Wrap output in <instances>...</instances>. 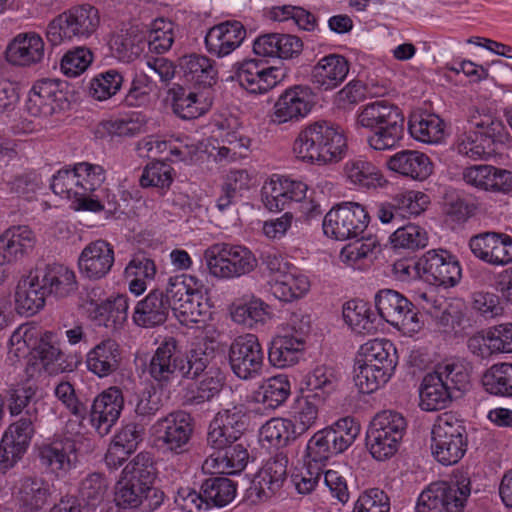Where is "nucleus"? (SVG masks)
Segmentation results:
<instances>
[{
    "label": "nucleus",
    "instance_id": "f257e3e1",
    "mask_svg": "<svg viewBox=\"0 0 512 512\" xmlns=\"http://www.w3.org/2000/svg\"><path fill=\"white\" fill-rule=\"evenodd\" d=\"M209 354L202 348L181 354L174 338L165 340L150 359L148 372L160 388H167L180 379L195 380L203 376L187 396L191 405L212 400L223 387V377L218 369L209 368Z\"/></svg>",
    "mask_w": 512,
    "mask_h": 512
},
{
    "label": "nucleus",
    "instance_id": "f03ea898",
    "mask_svg": "<svg viewBox=\"0 0 512 512\" xmlns=\"http://www.w3.org/2000/svg\"><path fill=\"white\" fill-rule=\"evenodd\" d=\"M369 220L365 207L356 202L338 204L325 215L322 226L326 236L340 241L356 239L342 248L340 258L344 263L355 267L361 260L373 257L379 246L377 239L362 236Z\"/></svg>",
    "mask_w": 512,
    "mask_h": 512
},
{
    "label": "nucleus",
    "instance_id": "7ed1b4c3",
    "mask_svg": "<svg viewBox=\"0 0 512 512\" xmlns=\"http://www.w3.org/2000/svg\"><path fill=\"white\" fill-rule=\"evenodd\" d=\"M153 455L138 453L122 470L115 484L114 501L118 508L153 512L164 502V493L153 486L156 478Z\"/></svg>",
    "mask_w": 512,
    "mask_h": 512
},
{
    "label": "nucleus",
    "instance_id": "20e7f679",
    "mask_svg": "<svg viewBox=\"0 0 512 512\" xmlns=\"http://www.w3.org/2000/svg\"><path fill=\"white\" fill-rule=\"evenodd\" d=\"M346 148L343 131L327 121H317L304 127L293 145L299 159L318 165L339 162L344 158Z\"/></svg>",
    "mask_w": 512,
    "mask_h": 512
},
{
    "label": "nucleus",
    "instance_id": "39448f33",
    "mask_svg": "<svg viewBox=\"0 0 512 512\" xmlns=\"http://www.w3.org/2000/svg\"><path fill=\"white\" fill-rule=\"evenodd\" d=\"M398 363L397 350L387 339H372L361 345L354 369L359 391L370 394L385 385Z\"/></svg>",
    "mask_w": 512,
    "mask_h": 512
},
{
    "label": "nucleus",
    "instance_id": "423d86ee",
    "mask_svg": "<svg viewBox=\"0 0 512 512\" xmlns=\"http://www.w3.org/2000/svg\"><path fill=\"white\" fill-rule=\"evenodd\" d=\"M404 122L399 107L386 100L361 106L356 116L358 126L374 131L367 142L376 151L391 150L400 144L404 136Z\"/></svg>",
    "mask_w": 512,
    "mask_h": 512
},
{
    "label": "nucleus",
    "instance_id": "0eeeda50",
    "mask_svg": "<svg viewBox=\"0 0 512 512\" xmlns=\"http://www.w3.org/2000/svg\"><path fill=\"white\" fill-rule=\"evenodd\" d=\"M468 124L469 130L459 136L456 150L473 160L488 159L496 153L499 145L509 140V132L503 122L484 110H471Z\"/></svg>",
    "mask_w": 512,
    "mask_h": 512
},
{
    "label": "nucleus",
    "instance_id": "6e6552de",
    "mask_svg": "<svg viewBox=\"0 0 512 512\" xmlns=\"http://www.w3.org/2000/svg\"><path fill=\"white\" fill-rule=\"evenodd\" d=\"M204 289L203 281L197 277L178 274L168 278L163 295L181 323H199L210 316V305L203 296Z\"/></svg>",
    "mask_w": 512,
    "mask_h": 512
},
{
    "label": "nucleus",
    "instance_id": "1a4fd4ad",
    "mask_svg": "<svg viewBox=\"0 0 512 512\" xmlns=\"http://www.w3.org/2000/svg\"><path fill=\"white\" fill-rule=\"evenodd\" d=\"M359 433L360 425L350 417L317 431L306 445L309 466L313 463L316 470H321L333 456L347 450Z\"/></svg>",
    "mask_w": 512,
    "mask_h": 512
},
{
    "label": "nucleus",
    "instance_id": "9d476101",
    "mask_svg": "<svg viewBox=\"0 0 512 512\" xmlns=\"http://www.w3.org/2000/svg\"><path fill=\"white\" fill-rule=\"evenodd\" d=\"M100 25L98 10L89 5H78L55 17L47 26L48 42L57 46L66 41L85 40L91 37Z\"/></svg>",
    "mask_w": 512,
    "mask_h": 512
},
{
    "label": "nucleus",
    "instance_id": "9b49d317",
    "mask_svg": "<svg viewBox=\"0 0 512 512\" xmlns=\"http://www.w3.org/2000/svg\"><path fill=\"white\" fill-rule=\"evenodd\" d=\"M431 450L442 465L458 463L467 451L468 439L462 420L451 412L439 415L432 427Z\"/></svg>",
    "mask_w": 512,
    "mask_h": 512
},
{
    "label": "nucleus",
    "instance_id": "f8f14e48",
    "mask_svg": "<svg viewBox=\"0 0 512 512\" xmlns=\"http://www.w3.org/2000/svg\"><path fill=\"white\" fill-rule=\"evenodd\" d=\"M407 428L403 415L393 410L376 414L366 433V447L371 456L384 461L391 458L399 448Z\"/></svg>",
    "mask_w": 512,
    "mask_h": 512
},
{
    "label": "nucleus",
    "instance_id": "ddd939ff",
    "mask_svg": "<svg viewBox=\"0 0 512 512\" xmlns=\"http://www.w3.org/2000/svg\"><path fill=\"white\" fill-rule=\"evenodd\" d=\"M204 259L211 275L221 279L239 278L257 266L253 252L243 245L215 243L204 252Z\"/></svg>",
    "mask_w": 512,
    "mask_h": 512
},
{
    "label": "nucleus",
    "instance_id": "4468645a",
    "mask_svg": "<svg viewBox=\"0 0 512 512\" xmlns=\"http://www.w3.org/2000/svg\"><path fill=\"white\" fill-rule=\"evenodd\" d=\"M470 494V481L463 475L451 482H434L419 495L416 512H463Z\"/></svg>",
    "mask_w": 512,
    "mask_h": 512
},
{
    "label": "nucleus",
    "instance_id": "2eb2a0df",
    "mask_svg": "<svg viewBox=\"0 0 512 512\" xmlns=\"http://www.w3.org/2000/svg\"><path fill=\"white\" fill-rule=\"evenodd\" d=\"M375 307L380 320H385L406 333H416L422 328L416 306L395 290L378 291L375 295Z\"/></svg>",
    "mask_w": 512,
    "mask_h": 512
},
{
    "label": "nucleus",
    "instance_id": "dca6fc26",
    "mask_svg": "<svg viewBox=\"0 0 512 512\" xmlns=\"http://www.w3.org/2000/svg\"><path fill=\"white\" fill-rule=\"evenodd\" d=\"M158 446L164 454L182 455L189 451L193 424L190 414L174 411L153 425Z\"/></svg>",
    "mask_w": 512,
    "mask_h": 512
},
{
    "label": "nucleus",
    "instance_id": "f3484780",
    "mask_svg": "<svg viewBox=\"0 0 512 512\" xmlns=\"http://www.w3.org/2000/svg\"><path fill=\"white\" fill-rule=\"evenodd\" d=\"M315 94L308 85H294L284 90L275 101L270 122L281 125L304 119L312 110Z\"/></svg>",
    "mask_w": 512,
    "mask_h": 512
},
{
    "label": "nucleus",
    "instance_id": "a211bd4d",
    "mask_svg": "<svg viewBox=\"0 0 512 512\" xmlns=\"http://www.w3.org/2000/svg\"><path fill=\"white\" fill-rule=\"evenodd\" d=\"M264 362V352L254 334L237 337L229 349V364L240 379L250 380L259 376Z\"/></svg>",
    "mask_w": 512,
    "mask_h": 512
},
{
    "label": "nucleus",
    "instance_id": "6ab92c4d",
    "mask_svg": "<svg viewBox=\"0 0 512 512\" xmlns=\"http://www.w3.org/2000/svg\"><path fill=\"white\" fill-rule=\"evenodd\" d=\"M235 78L251 94H265L276 87L284 76L281 69L268 66L256 59H245L234 64Z\"/></svg>",
    "mask_w": 512,
    "mask_h": 512
},
{
    "label": "nucleus",
    "instance_id": "aec40b11",
    "mask_svg": "<svg viewBox=\"0 0 512 512\" xmlns=\"http://www.w3.org/2000/svg\"><path fill=\"white\" fill-rule=\"evenodd\" d=\"M417 266L427 281L439 286L453 287L459 283L462 276L457 257L445 249L427 251Z\"/></svg>",
    "mask_w": 512,
    "mask_h": 512
},
{
    "label": "nucleus",
    "instance_id": "412c9836",
    "mask_svg": "<svg viewBox=\"0 0 512 512\" xmlns=\"http://www.w3.org/2000/svg\"><path fill=\"white\" fill-rule=\"evenodd\" d=\"M66 102L64 83L46 78L33 84L26 100V110L35 117H48L64 109Z\"/></svg>",
    "mask_w": 512,
    "mask_h": 512
},
{
    "label": "nucleus",
    "instance_id": "4be33fe9",
    "mask_svg": "<svg viewBox=\"0 0 512 512\" xmlns=\"http://www.w3.org/2000/svg\"><path fill=\"white\" fill-rule=\"evenodd\" d=\"M36 421L20 417L6 428L0 442V465L4 469L13 467L27 452L35 434Z\"/></svg>",
    "mask_w": 512,
    "mask_h": 512
},
{
    "label": "nucleus",
    "instance_id": "5701e85b",
    "mask_svg": "<svg viewBox=\"0 0 512 512\" xmlns=\"http://www.w3.org/2000/svg\"><path fill=\"white\" fill-rule=\"evenodd\" d=\"M115 262L114 247L106 240L98 239L87 244L78 257V269L89 280L105 278Z\"/></svg>",
    "mask_w": 512,
    "mask_h": 512
},
{
    "label": "nucleus",
    "instance_id": "b1692460",
    "mask_svg": "<svg viewBox=\"0 0 512 512\" xmlns=\"http://www.w3.org/2000/svg\"><path fill=\"white\" fill-rule=\"evenodd\" d=\"M124 398L120 388L109 387L95 397L88 415L90 423L100 436L107 435L120 417Z\"/></svg>",
    "mask_w": 512,
    "mask_h": 512
},
{
    "label": "nucleus",
    "instance_id": "393cba45",
    "mask_svg": "<svg viewBox=\"0 0 512 512\" xmlns=\"http://www.w3.org/2000/svg\"><path fill=\"white\" fill-rule=\"evenodd\" d=\"M287 465V454L279 451L259 470L251 487L252 494L259 502L270 499L282 488L287 476Z\"/></svg>",
    "mask_w": 512,
    "mask_h": 512
},
{
    "label": "nucleus",
    "instance_id": "a878e982",
    "mask_svg": "<svg viewBox=\"0 0 512 512\" xmlns=\"http://www.w3.org/2000/svg\"><path fill=\"white\" fill-rule=\"evenodd\" d=\"M246 30L240 21L221 22L211 27L205 36L207 52L217 58H223L235 51L244 41Z\"/></svg>",
    "mask_w": 512,
    "mask_h": 512
},
{
    "label": "nucleus",
    "instance_id": "bb28decb",
    "mask_svg": "<svg viewBox=\"0 0 512 512\" xmlns=\"http://www.w3.org/2000/svg\"><path fill=\"white\" fill-rule=\"evenodd\" d=\"M85 364L99 378L117 372L122 364V350L116 340L106 338L93 346L86 354Z\"/></svg>",
    "mask_w": 512,
    "mask_h": 512
},
{
    "label": "nucleus",
    "instance_id": "cd10ccee",
    "mask_svg": "<svg viewBox=\"0 0 512 512\" xmlns=\"http://www.w3.org/2000/svg\"><path fill=\"white\" fill-rule=\"evenodd\" d=\"M349 68V62L344 56L326 55L312 67L310 81L321 91H331L345 81Z\"/></svg>",
    "mask_w": 512,
    "mask_h": 512
},
{
    "label": "nucleus",
    "instance_id": "c85d7f7f",
    "mask_svg": "<svg viewBox=\"0 0 512 512\" xmlns=\"http://www.w3.org/2000/svg\"><path fill=\"white\" fill-rule=\"evenodd\" d=\"M172 110L183 120H193L206 114L212 106V98L204 93L194 92L179 84L168 90Z\"/></svg>",
    "mask_w": 512,
    "mask_h": 512
},
{
    "label": "nucleus",
    "instance_id": "c756f323",
    "mask_svg": "<svg viewBox=\"0 0 512 512\" xmlns=\"http://www.w3.org/2000/svg\"><path fill=\"white\" fill-rule=\"evenodd\" d=\"M51 189L56 195L73 200L77 210L99 212L104 209V205H99L97 200L83 202L85 199L83 198L85 189H83L82 184L79 182L76 164L72 169H61L53 175Z\"/></svg>",
    "mask_w": 512,
    "mask_h": 512
},
{
    "label": "nucleus",
    "instance_id": "7c9ffc66",
    "mask_svg": "<svg viewBox=\"0 0 512 512\" xmlns=\"http://www.w3.org/2000/svg\"><path fill=\"white\" fill-rule=\"evenodd\" d=\"M170 304L162 289L151 290L134 308L132 320L142 328H154L166 322L170 313Z\"/></svg>",
    "mask_w": 512,
    "mask_h": 512
},
{
    "label": "nucleus",
    "instance_id": "2f4dec72",
    "mask_svg": "<svg viewBox=\"0 0 512 512\" xmlns=\"http://www.w3.org/2000/svg\"><path fill=\"white\" fill-rule=\"evenodd\" d=\"M35 245L33 231L24 225L12 226L0 236V265L21 259Z\"/></svg>",
    "mask_w": 512,
    "mask_h": 512
},
{
    "label": "nucleus",
    "instance_id": "473e14b6",
    "mask_svg": "<svg viewBox=\"0 0 512 512\" xmlns=\"http://www.w3.org/2000/svg\"><path fill=\"white\" fill-rule=\"evenodd\" d=\"M39 459L42 466L53 473H66L73 467L76 460V444L69 437L55 439L39 448Z\"/></svg>",
    "mask_w": 512,
    "mask_h": 512
},
{
    "label": "nucleus",
    "instance_id": "72a5a7b5",
    "mask_svg": "<svg viewBox=\"0 0 512 512\" xmlns=\"http://www.w3.org/2000/svg\"><path fill=\"white\" fill-rule=\"evenodd\" d=\"M8 62L17 66H31L44 58V41L36 33L18 34L6 49Z\"/></svg>",
    "mask_w": 512,
    "mask_h": 512
},
{
    "label": "nucleus",
    "instance_id": "f704fd0d",
    "mask_svg": "<svg viewBox=\"0 0 512 512\" xmlns=\"http://www.w3.org/2000/svg\"><path fill=\"white\" fill-rule=\"evenodd\" d=\"M387 166L391 171L417 181L427 179L433 169L430 158L417 150H402L395 153L388 158Z\"/></svg>",
    "mask_w": 512,
    "mask_h": 512
},
{
    "label": "nucleus",
    "instance_id": "c9c22d12",
    "mask_svg": "<svg viewBox=\"0 0 512 512\" xmlns=\"http://www.w3.org/2000/svg\"><path fill=\"white\" fill-rule=\"evenodd\" d=\"M47 294L43 289L36 270L19 281L15 292V307L20 315L26 317L35 315L45 305Z\"/></svg>",
    "mask_w": 512,
    "mask_h": 512
},
{
    "label": "nucleus",
    "instance_id": "e433bc0d",
    "mask_svg": "<svg viewBox=\"0 0 512 512\" xmlns=\"http://www.w3.org/2000/svg\"><path fill=\"white\" fill-rule=\"evenodd\" d=\"M249 461V453L245 442L237 441L223 450L214 451L204 462V467L213 469L220 474H238Z\"/></svg>",
    "mask_w": 512,
    "mask_h": 512
},
{
    "label": "nucleus",
    "instance_id": "4c0bfd02",
    "mask_svg": "<svg viewBox=\"0 0 512 512\" xmlns=\"http://www.w3.org/2000/svg\"><path fill=\"white\" fill-rule=\"evenodd\" d=\"M35 270L47 295L66 297L77 288L75 273L63 265H46Z\"/></svg>",
    "mask_w": 512,
    "mask_h": 512
},
{
    "label": "nucleus",
    "instance_id": "58836bf2",
    "mask_svg": "<svg viewBox=\"0 0 512 512\" xmlns=\"http://www.w3.org/2000/svg\"><path fill=\"white\" fill-rule=\"evenodd\" d=\"M128 297L117 295L99 304H95L90 316L99 326L117 331L123 328L128 319Z\"/></svg>",
    "mask_w": 512,
    "mask_h": 512
},
{
    "label": "nucleus",
    "instance_id": "ea45409f",
    "mask_svg": "<svg viewBox=\"0 0 512 512\" xmlns=\"http://www.w3.org/2000/svg\"><path fill=\"white\" fill-rule=\"evenodd\" d=\"M270 291L280 301L292 302L305 296L310 290L308 277L292 267L278 278L269 280Z\"/></svg>",
    "mask_w": 512,
    "mask_h": 512
},
{
    "label": "nucleus",
    "instance_id": "a19ab883",
    "mask_svg": "<svg viewBox=\"0 0 512 512\" xmlns=\"http://www.w3.org/2000/svg\"><path fill=\"white\" fill-rule=\"evenodd\" d=\"M305 349L302 336L281 335L275 337L268 351L269 362L278 368L292 366L300 360Z\"/></svg>",
    "mask_w": 512,
    "mask_h": 512
},
{
    "label": "nucleus",
    "instance_id": "79ce46f5",
    "mask_svg": "<svg viewBox=\"0 0 512 512\" xmlns=\"http://www.w3.org/2000/svg\"><path fill=\"white\" fill-rule=\"evenodd\" d=\"M343 319L357 334H375L381 320L369 305L362 300H351L343 307Z\"/></svg>",
    "mask_w": 512,
    "mask_h": 512
},
{
    "label": "nucleus",
    "instance_id": "37998d69",
    "mask_svg": "<svg viewBox=\"0 0 512 512\" xmlns=\"http://www.w3.org/2000/svg\"><path fill=\"white\" fill-rule=\"evenodd\" d=\"M179 67L188 82L202 87H211L216 83L217 70L213 61L204 55H185L180 58Z\"/></svg>",
    "mask_w": 512,
    "mask_h": 512
},
{
    "label": "nucleus",
    "instance_id": "c03bdc74",
    "mask_svg": "<svg viewBox=\"0 0 512 512\" xmlns=\"http://www.w3.org/2000/svg\"><path fill=\"white\" fill-rule=\"evenodd\" d=\"M419 397L422 410L437 411L447 408L458 395L452 393L438 376L428 373L422 381Z\"/></svg>",
    "mask_w": 512,
    "mask_h": 512
},
{
    "label": "nucleus",
    "instance_id": "a18cd8bd",
    "mask_svg": "<svg viewBox=\"0 0 512 512\" xmlns=\"http://www.w3.org/2000/svg\"><path fill=\"white\" fill-rule=\"evenodd\" d=\"M16 499L25 512H37L47 503L50 496L48 482L37 477H25L16 487Z\"/></svg>",
    "mask_w": 512,
    "mask_h": 512
},
{
    "label": "nucleus",
    "instance_id": "49530a36",
    "mask_svg": "<svg viewBox=\"0 0 512 512\" xmlns=\"http://www.w3.org/2000/svg\"><path fill=\"white\" fill-rule=\"evenodd\" d=\"M291 393V384L286 375L270 377L254 391L253 400L266 409L275 410L281 406Z\"/></svg>",
    "mask_w": 512,
    "mask_h": 512
},
{
    "label": "nucleus",
    "instance_id": "de8ad7c7",
    "mask_svg": "<svg viewBox=\"0 0 512 512\" xmlns=\"http://www.w3.org/2000/svg\"><path fill=\"white\" fill-rule=\"evenodd\" d=\"M345 173L349 181L360 188L375 189L387 183L380 169L361 157L347 161Z\"/></svg>",
    "mask_w": 512,
    "mask_h": 512
},
{
    "label": "nucleus",
    "instance_id": "09e8293b",
    "mask_svg": "<svg viewBox=\"0 0 512 512\" xmlns=\"http://www.w3.org/2000/svg\"><path fill=\"white\" fill-rule=\"evenodd\" d=\"M408 130L412 138L419 142L439 143L444 136L443 121L435 114L413 113L408 122Z\"/></svg>",
    "mask_w": 512,
    "mask_h": 512
},
{
    "label": "nucleus",
    "instance_id": "8fccbe9b",
    "mask_svg": "<svg viewBox=\"0 0 512 512\" xmlns=\"http://www.w3.org/2000/svg\"><path fill=\"white\" fill-rule=\"evenodd\" d=\"M449 390L461 396L470 387V373L466 364L457 360H446L436 365L433 372Z\"/></svg>",
    "mask_w": 512,
    "mask_h": 512
},
{
    "label": "nucleus",
    "instance_id": "3c124183",
    "mask_svg": "<svg viewBox=\"0 0 512 512\" xmlns=\"http://www.w3.org/2000/svg\"><path fill=\"white\" fill-rule=\"evenodd\" d=\"M76 171H78L79 182L82 184L83 189V200H97L99 205H104L102 197L105 190L102 189V185L106 179L105 169L98 164H92L88 162H80L76 164Z\"/></svg>",
    "mask_w": 512,
    "mask_h": 512
},
{
    "label": "nucleus",
    "instance_id": "603ef678",
    "mask_svg": "<svg viewBox=\"0 0 512 512\" xmlns=\"http://www.w3.org/2000/svg\"><path fill=\"white\" fill-rule=\"evenodd\" d=\"M8 409L12 416L24 413L22 417L38 419L37 389L32 385H22L11 389L7 398Z\"/></svg>",
    "mask_w": 512,
    "mask_h": 512
},
{
    "label": "nucleus",
    "instance_id": "864d4df0",
    "mask_svg": "<svg viewBox=\"0 0 512 512\" xmlns=\"http://www.w3.org/2000/svg\"><path fill=\"white\" fill-rule=\"evenodd\" d=\"M481 381L489 394L512 397V363L493 364L484 372Z\"/></svg>",
    "mask_w": 512,
    "mask_h": 512
},
{
    "label": "nucleus",
    "instance_id": "5fc2aeb1",
    "mask_svg": "<svg viewBox=\"0 0 512 512\" xmlns=\"http://www.w3.org/2000/svg\"><path fill=\"white\" fill-rule=\"evenodd\" d=\"M340 381V373L332 366H316L306 377L307 388L314 392V398L325 399L334 392Z\"/></svg>",
    "mask_w": 512,
    "mask_h": 512
},
{
    "label": "nucleus",
    "instance_id": "6e6d98bb",
    "mask_svg": "<svg viewBox=\"0 0 512 512\" xmlns=\"http://www.w3.org/2000/svg\"><path fill=\"white\" fill-rule=\"evenodd\" d=\"M201 490L204 492L203 497L207 499L208 508L211 505L224 507L235 499L237 485L226 477H212L202 483Z\"/></svg>",
    "mask_w": 512,
    "mask_h": 512
},
{
    "label": "nucleus",
    "instance_id": "4d7b16f0",
    "mask_svg": "<svg viewBox=\"0 0 512 512\" xmlns=\"http://www.w3.org/2000/svg\"><path fill=\"white\" fill-rule=\"evenodd\" d=\"M123 82L122 72L114 68L107 69L90 80L89 94L98 101L108 100L121 90Z\"/></svg>",
    "mask_w": 512,
    "mask_h": 512
},
{
    "label": "nucleus",
    "instance_id": "13d9d810",
    "mask_svg": "<svg viewBox=\"0 0 512 512\" xmlns=\"http://www.w3.org/2000/svg\"><path fill=\"white\" fill-rule=\"evenodd\" d=\"M299 434L296 432L293 421L285 418H272L260 429L261 441L268 442L271 446L280 448L295 440Z\"/></svg>",
    "mask_w": 512,
    "mask_h": 512
},
{
    "label": "nucleus",
    "instance_id": "bf43d9fd",
    "mask_svg": "<svg viewBox=\"0 0 512 512\" xmlns=\"http://www.w3.org/2000/svg\"><path fill=\"white\" fill-rule=\"evenodd\" d=\"M54 396L65 407L67 412L74 417L71 422L80 428L88 416L87 405L78 398L74 386L68 381H61L54 387Z\"/></svg>",
    "mask_w": 512,
    "mask_h": 512
},
{
    "label": "nucleus",
    "instance_id": "052dcab7",
    "mask_svg": "<svg viewBox=\"0 0 512 512\" xmlns=\"http://www.w3.org/2000/svg\"><path fill=\"white\" fill-rule=\"evenodd\" d=\"M109 480L99 472L87 474L79 484V498L88 506L95 508L103 502L109 489Z\"/></svg>",
    "mask_w": 512,
    "mask_h": 512
},
{
    "label": "nucleus",
    "instance_id": "680f3d73",
    "mask_svg": "<svg viewBox=\"0 0 512 512\" xmlns=\"http://www.w3.org/2000/svg\"><path fill=\"white\" fill-rule=\"evenodd\" d=\"M268 305L260 298L252 297L250 300L235 305L231 310L234 322L252 328L258 323H264L268 312Z\"/></svg>",
    "mask_w": 512,
    "mask_h": 512
},
{
    "label": "nucleus",
    "instance_id": "e2e57ef3",
    "mask_svg": "<svg viewBox=\"0 0 512 512\" xmlns=\"http://www.w3.org/2000/svg\"><path fill=\"white\" fill-rule=\"evenodd\" d=\"M32 356L41 361L45 370L50 371V365L63 359L57 334L53 331H45L39 338L36 337Z\"/></svg>",
    "mask_w": 512,
    "mask_h": 512
},
{
    "label": "nucleus",
    "instance_id": "0e129e2a",
    "mask_svg": "<svg viewBox=\"0 0 512 512\" xmlns=\"http://www.w3.org/2000/svg\"><path fill=\"white\" fill-rule=\"evenodd\" d=\"M390 241L394 248L414 251L426 247L428 236L426 231L420 226L407 224L397 228L390 236Z\"/></svg>",
    "mask_w": 512,
    "mask_h": 512
},
{
    "label": "nucleus",
    "instance_id": "69168bd1",
    "mask_svg": "<svg viewBox=\"0 0 512 512\" xmlns=\"http://www.w3.org/2000/svg\"><path fill=\"white\" fill-rule=\"evenodd\" d=\"M144 41L142 36L134 31H125L116 35L111 43V48L116 57L123 62H131L142 52Z\"/></svg>",
    "mask_w": 512,
    "mask_h": 512
},
{
    "label": "nucleus",
    "instance_id": "338daca9",
    "mask_svg": "<svg viewBox=\"0 0 512 512\" xmlns=\"http://www.w3.org/2000/svg\"><path fill=\"white\" fill-rule=\"evenodd\" d=\"M174 24L173 22L159 18L152 23L148 35V47L150 52L163 54L170 50L174 43Z\"/></svg>",
    "mask_w": 512,
    "mask_h": 512
},
{
    "label": "nucleus",
    "instance_id": "774afa93",
    "mask_svg": "<svg viewBox=\"0 0 512 512\" xmlns=\"http://www.w3.org/2000/svg\"><path fill=\"white\" fill-rule=\"evenodd\" d=\"M390 498L383 490L372 488L362 492L352 512H390Z\"/></svg>",
    "mask_w": 512,
    "mask_h": 512
}]
</instances>
